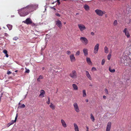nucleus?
Segmentation results:
<instances>
[{
  "instance_id": "cd10ccee",
  "label": "nucleus",
  "mask_w": 131,
  "mask_h": 131,
  "mask_svg": "<svg viewBox=\"0 0 131 131\" xmlns=\"http://www.w3.org/2000/svg\"><path fill=\"white\" fill-rule=\"evenodd\" d=\"M7 26L9 30H11L12 28V26L10 24H7Z\"/></svg>"
},
{
  "instance_id": "9d476101",
  "label": "nucleus",
  "mask_w": 131,
  "mask_h": 131,
  "mask_svg": "<svg viewBox=\"0 0 131 131\" xmlns=\"http://www.w3.org/2000/svg\"><path fill=\"white\" fill-rule=\"evenodd\" d=\"M123 32L125 33V35L126 36L127 38H128L130 37V35L129 32L127 30L126 28H125L123 31Z\"/></svg>"
},
{
  "instance_id": "dca6fc26",
  "label": "nucleus",
  "mask_w": 131,
  "mask_h": 131,
  "mask_svg": "<svg viewBox=\"0 0 131 131\" xmlns=\"http://www.w3.org/2000/svg\"><path fill=\"white\" fill-rule=\"evenodd\" d=\"M86 74L88 78L90 80H91L92 78L88 72L86 71Z\"/></svg>"
},
{
  "instance_id": "6ab92c4d",
  "label": "nucleus",
  "mask_w": 131,
  "mask_h": 131,
  "mask_svg": "<svg viewBox=\"0 0 131 131\" xmlns=\"http://www.w3.org/2000/svg\"><path fill=\"white\" fill-rule=\"evenodd\" d=\"M73 125L74 127L75 131H79V128L77 124L75 123H74Z\"/></svg>"
},
{
  "instance_id": "09e8293b",
  "label": "nucleus",
  "mask_w": 131,
  "mask_h": 131,
  "mask_svg": "<svg viewBox=\"0 0 131 131\" xmlns=\"http://www.w3.org/2000/svg\"><path fill=\"white\" fill-rule=\"evenodd\" d=\"M108 17V15L107 14H105V17L106 18L107 17Z\"/></svg>"
},
{
  "instance_id": "e433bc0d",
  "label": "nucleus",
  "mask_w": 131,
  "mask_h": 131,
  "mask_svg": "<svg viewBox=\"0 0 131 131\" xmlns=\"http://www.w3.org/2000/svg\"><path fill=\"white\" fill-rule=\"evenodd\" d=\"M18 39V38L17 37H15L13 38V39L16 40Z\"/></svg>"
},
{
  "instance_id": "4d7b16f0",
  "label": "nucleus",
  "mask_w": 131,
  "mask_h": 131,
  "mask_svg": "<svg viewBox=\"0 0 131 131\" xmlns=\"http://www.w3.org/2000/svg\"><path fill=\"white\" fill-rule=\"evenodd\" d=\"M18 71L17 70H16L15 71V72H17V71Z\"/></svg>"
},
{
  "instance_id": "2eb2a0df",
  "label": "nucleus",
  "mask_w": 131,
  "mask_h": 131,
  "mask_svg": "<svg viewBox=\"0 0 131 131\" xmlns=\"http://www.w3.org/2000/svg\"><path fill=\"white\" fill-rule=\"evenodd\" d=\"M40 94L39 95V96L41 97H43L44 96V94H45V92L43 90H41L40 91Z\"/></svg>"
},
{
  "instance_id": "f8f14e48",
  "label": "nucleus",
  "mask_w": 131,
  "mask_h": 131,
  "mask_svg": "<svg viewBox=\"0 0 131 131\" xmlns=\"http://www.w3.org/2000/svg\"><path fill=\"white\" fill-rule=\"evenodd\" d=\"M56 24L60 28L62 26V24L60 21L58 20L56 21Z\"/></svg>"
},
{
  "instance_id": "8fccbe9b",
  "label": "nucleus",
  "mask_w": 131,
  "mask_h": 131,
  "mask_svg": "<svg viewBox=\"0 0 131 131\" xmlns=\"http://www.w3.org/2000/svg\"><path fill=\"white\" fill-rule=\"evenodd\" d=\"M103 98H104V99H105L106 98V96H103Z\"/></svg>"
},
{
  "instance_id": "c03bdc74",
  "label": "nucleus",
  "mask_w": 131,
  "mask_h": 131,
  "mask_svg": "<svg viewBox=\"0 0 131 131\" xmlns=\"http://www.w3.org/2000/svg\"><path fill=\"white\" fill-rule=\"evenodd\" d=\"M11 73V72L10 71H8L7 72V74H9Z\"/></svg>"
},
{
  "instance_id": "de8ad7c7",
  "label": "nucleus",
  "mask_w": 131,
  "mask_h": 131,
  "mask_svg": "<svg viewBox=\"0 0 131 131\" xmlns=\"http://www.w3.org/2000/svg\"><path fill=\"white\" fill-rule=\"evenodd\" d=\"M6 56L7 57H8V54L7 53V54H5Z\"/></svg>"
},
{
  "instance_id": "aec40b11",
  "label": "nucleus",
  "mask_w": 131,
  "mask_h": 131,
  "mask_svg": "<svg viewBox=\"0 0 131 131\" xmlns=\"http://www.w3.org/2000/svg\"><path fill=\"white\" fill-rule=\"evenodd\" d=\"M86 61L88 64H91L92 63L90 58L88 57H86Z\"/></svg>"
},
{
  "instance_id": "f257e3e1",
  "label": "nucleus",
  "mask_w": 131,
  "mask_h": 131,
  "mask_svg": "<svg viewBox=\"0 0 131 131\" xmlns=\"http://www.w3.org/2000/svg\"><path fill=\"white\" fill-rule=\"evenodd\" d=\"M18 13L20 16H25L29 13L26 7L21 9L19 10Z\"/></svg>"
},
{
  "instance_id": "b1692460",
  "label": "nucleus",
  "mask_w": 131,
  "mask_h": 131,
  "mask_svg": "<svg viewBox=\"0 0 131 131\" xmlns=\"http://www.w3.org/2000/svg\"><path fill=\"white\" fill-rule=\"evenodd\" d=\"M104 51L105 53H107L108 52V49L107 47L105 46L104 47Z\"/></svg>"
},
{
  "instance_id": "ea45409f",
  "label": "nucleus",
  "mask_w": 131,
  "mask_h": 131,
  "mask_svg": "<svg viewBox=\"0 0 131 131\" xmlns=\"http://www.w3.org/2000/svg\"><path fill=\"white\" fill-rule=\"evenodd\" d=\"M67 53L68 54V55H69L70 54H71V52L70 51H67Z\"/></svg>"
},
{
  "instance_id": "a19ab883",
  "label": "nucleus",
  "mask_w": 131,
  "mask_h": 131,
  "mask_svg": "<svg viewBox=\"0 0 131 131\" xmlns=\"http://www.w3.org/2000/svg\"><path fill=\"white\" fill-rule=\"evenodd\" d=\"M55 15L57 16H58V17L60 16V15L58 13H56Z\"/></svg>"
},
{
  "instance_id": "a878e982",
  "label": "nucleus",
  "mask_w": 131,
  "mask_h": 131,
  "mask_svg": "<svg viewBox=\"0 0 131 131\" xmlns=\"http://www.w3.org/2000/svg\"><path fill=\"white\" fill-rule=\"evenodd\" d=\"M83 92V97H86V91L85 90H83L82 91Z\"/></svg>"
},
{
  "instance_id": "bb28decb",
  "label": "nucleus",
  "mask_w": 131,
  "mask_h": 131,
  "mask_svg": "<svg viewBox=\"0 0 131 131\" xmlns=\"http://www.w3.org/2000/svg\"><path fill=\"white\" fill-rule=\"evenodd\" d=\"M90 118L92 120V121L94 122L95 121V118L94 116H93V115L91 114L90 115Z\"/></svg>"
},
{
  "instance_id": "1a4fd4ad",
  "label": "nucleus",
  "mask_w": 131,
  "mask_h": 131,
  "mask_svg": "<svg viewBox=\"0 0 131 131\" xmlns=\"http://www.w3.org/2000/svg\"><path fill=\"white\" fill-rule=\"evenodd\" d=\"M99 45L98 43L96 44L95 46L94 50V52L96 54L97 53L99 49Z\"/></svg>"
},
{
  "instance_id": "49530a36",
  "label": "nucleus",
  "mask_w": 131,
  "mask_h": 131,
  "mask_svg": "<svg viewBox=\"0 0 131 131\" xmlns=\"http://www.w3.org/2000/svg\"><path fill=\"white\" fill-rule=\"evenodd\" d=\"M86 131H89V128L88 127H86Z\"/></svg>"
},
{
  "instance_id": "473e14b6",
  "label": "nucleus",
  "mask_w": 131,
  "mask_h": 131,
  "mask_svg": "<svg viewBox=\"0 0 131 131\" xmlns=\"http://www.w3.org/2000/svg\"><path fill=\"white\" fill-rule=\"evenodd\" d=\"M25 69L26 71H25V72L29 73L30 72V70L29 69H27L26 68H25Z\"/></svg>"
},
{
  "instance_id": "6e6552de",
  "label": "nucleus",
  "mask_w": 131,
  "mask_h": 131,
  "mask_svg": "<svg viewBox=\"0 0 131 131\" xmlns=\"http://www.w3.org/2000/svg\"><path fill=\"white\" fill-rule=\"evenodd\" d=\"M23 23H24L27 25L30 24L32 23V21L30 18H28L24 21H23Z\"/></svg>"
},
{
  "instance_id": "a211bd4d",
  "label": "nucleus",
  "mask_w": 131,
  "mask_h": 131,
  "mask_svg": "<svg viewBox=\"0 0 131 131\" xmlns=\"http://www.w3.org/2000/svg\"><path fill=\"white\" fill-rule=\"evenodd\" d=\"M17 115L15 117V120L14 121V120H12L11 122H10L9 123V125H10L12 124H13L14 122H16V119H17Z\"/></svg>"
},
{
  "instance_id": "052dcab7",
  "label": "nucleus",
  "mask_w": 131,
  "mask_h": 131,
  "mask_svg": "<svg viewBox=\"0 0 131 131\" xmlns=\"http://www.w3.org/2000/svg\"><path fill=\"white\" fill-rule=\"evenodd\" d=\"M90 85L91 86H92L91 85Z\"/></svg>"
},
{
  "instance_id": "4c0bfd02",
  "label": "nucleus",
  "mask_w": 131,
  "mask_h": 131,
  "mask_svg": "<svg viewBox=\"0 0 131 131\" xmlns=\"http://www.w3.org/2000/svg\"><path fill=\"white\" fill-rule=\"evenodd\" d=\"M39 79H42L43 78V77L42 75H40L39 77Z\"/></svg>"
},
{
  "instance_id": "c85d7f7f",
  "label": "nucleus",
  "mask_w": 131,
  "mask_h": 131,
  "mask_svg": "<svg viewBox=\"0 0 131 131\" xmlns=\"http://www.w3.org/2000/svg\"><path fill=\"white\" fill-rule=\"evenodd\" d=\"M111 56V52H110L107 56V58L108 60H110Z\"/></svg>"
},
{
  "instance_id": "79ce46f5",
  "label": "nucleus",
  "mask_w": 131,
  "mask_h": 131,
  "mask_svg": "<svg viewBox=\"0 0 131 131\" xmlns=\"http://www.w3.org/2000/svg\"><path fill=\"white\" fill-rule=\"evenodd\" d=\"M105 92H106L107 94H108V90L107 89H105Z\"/></svg>"
},
{
  "instance_id": "423d86ee",
  "label": "nucleus",
  "mask_w": 131,
  "mask_h": 131,
  "mask_svg": "<svg viewBox=\"0 0 131 131\" xmlns=\"http://www.w3.org/2000/svg\"><path fill=\"white\" fill-rule=\"evenodd\" d=\"M70 76L73 79H75L77 78V73L75 70L72 71L69 74Z\"/></svg>"
},
{
  "instance_id": "ddd939ff",
  "label": "nucleus",
  "mask_w": 131,
  "mask_h": 131,
  "mask_svg": "<svg viewBox=\"0 0 131 131\" xmlns=\"http://www.w3.org/2000/svg\"><path fill=\"white\" fill-rule=\"evenodd\" d=\"M70 61L71 62H73L75 61L76 59L73 54H72L70 56Z\"/></svg>"
},
{
  "instance_id": "0eeeda50",
  "label": "nucleus",
  "mask_w": 131,
  "mask_h": 131,
  "mask_svg": "<svg viewBox=\"0 0 131 131\" xmlns=\"http://www.w3.org/2000/svg\"><path fill=\"white\" fill-rule=\"evenodd\" d=\"M73 106L75 111L77 113L79 112L80 111V110L78 107V104L76 102L74 103L73 104Z\"/></svg>"
},
{
  "instance_id": "f03ea898",
  "label": "nucleus",
  "mask_w": 131,
  "mask_h": 131,
  "mask_svg": "<svg viewBox=\"0 0 131 131\" xmlns=\"http://www.w3.org/2000/svg\"><path fill=\"white\" fill-rule=\"evenodd\" d=\"M38 5L37 4H31L27 6V9L29 13H30L35 10L38 8Z\"/></svg>"
},
{
  "instance_id": "13d9d810",
  "label": "nucleus",
  "mask_w": 131,
  "mask_h": 131,
  "mask_svg": "<svg viewBox=\"0 0 131 131\" xmlns=\"http://www.w3.org/2000/svg\"><path fill=\"white\" fill-rule=\"evenodd\" d=\"M64 24H66V22H64Z\"/></svg>"
},
{
  "instance_id": "a18cd8bd",
  "label": "nucleus",
  "mask_w": 131,
  "mask_h": 131,
  "mask_svg": "<svg viewBox=\"0 0 131 131\" xmlns=\"http://www.w3.org/2000/svg\"><path fill=\"white\" fill-rule=\"evenodd\" d=\"M91 34L92 35V36H93L94 35V33L93 32H91Z\"/></svg>"
},
{
  "instance_id": "f3484780",
  "label": "nucleus",
  "mask_w": 131,
  "mask_h": 131,
  "mask_svg": "<svg viewBox=\"0 0 131 131\" xmlns=\"http://www.w3.org/2000/svg\"><path fill=\"white\" fill-rule=\"evenodd\" d=\"M83 52L85 56H87L88 55V50L86 49H84L83 50Z\"/></svg>"
},
{
  "instance_id": "4468645a",
  "label": "nucleus",
  "mask_w": 131,
  "mask_h": 131,
  "mask_svg": "<svg viewBox=\"0 0 131 131\" xmlns=\"http://www.w3.org/2000/svg\"><path fill=\"white\" fill-rule=\"evenodd\" d=\"M61 123L63 127L64 128H66L67 127V125L64 121L62 119L61 120Z\"/></svg>"
},
{
  "instance_id": "864d4df0",
  "label": "nucleus",
  "mask_w": 131,
  "mask_h": 131,
  "mask_svg": "<svg viewBox=\"0 0 131 131\" xmlns=\"http://www.w3.org/2000/svg\"><path fill=\"white\" fill-rule=\"evenodd\" d=\"M40 79H39V78H38L37 79V81H40Z\"/></svg>"
},
{
  "instance_id": "37998d69",
  "label": "nucleus",
  "mask_w": 131,
  "mask_h": 131,
  "mask_svg": "<svg viewBox=\"0 0 131 131\" xmlns=\"http://www.w3.org/2000/svg\"><path fill=\"white\" fill-rule=\"evenodd\" d=\"M57 2L58 3V5H59L60 4V0H57Z\"/></svg>"
},
{
  "instance_id": "6e6d98bb",
  "label": "nucleus",
  "mask_w": 131,
  "mask_h": 131,
  "mask_svg": "<svg viewBox=\"0 0 131 131\" xmlns=\"http://www.w3.org/2000/svg\"><path fill=\"white\" fill-rule=\"evenodd\" d=\"M79 13H77L76 14V15H79Z\"/></svg>"
},
{
  "instance_id": "7c9ffc66",
  "label": "nucleus",
  "mask_w": 131,
  "mask_h": 131,
  "mask_svg": "<svg viewBox=\"0 0 131 131\" xmlns=\"http://www.w3.org/2000/svg\"><path fill=\"white\" fill-rule=\"evenodd\" d=\"M48 101H47L46 103L47 104H50V97H48Z\"/></svg>"
},
{
  "instance_id": "c756f323",
  "label": "nucleus",
  "mask_w": 131,
  "mask_h": 131,
  "mask_svg": "<svg viewBox=\"0 0 131 131\" xmlns=\"http://www.w3.org/2000/svg\"><path fill=\"white\" fill-rule=\"evenodd\" d=\"M117 20H115L113 23L114 25V26L116 25H117Z\"/></svg>"
},
{
  "instance_id": "4be33fe9",
  "label": "nucleus",
  "mask_w": 131,
  "mask_h": 131,
  "mask_svg": "<svg viewBox=\"0 0 131 131\" xmlns=\"http://www.w3.org/2000/svg\"><path fill=\"white\" fill-rule=\"evenodd\" d=\"M72 86L74 90H78V86L76 84H73Z\"/></svg>"
},
{
  "instance_id": "3c124183",
  "label": "nucleus",
  "mask_w": 131,
  "mask_h": 131,
  "mask_svg": "<svg viewBox=\"0 0 131 131\" xmlns=\"http://www.w3.org/2000/svg\"><path fill=\"white\" fill-rule=\"evenodd\" d=\"M51 8H52L54 10H55L56 9V8H54L53 7H52Z\"/></svg>"
},
{
  "instance_id": "c9c22d12",
  "label": "nucleus",
  "mask_w": 131,
  "mask_h": 131,
  "mask_svg": "<svg viewBox=\"0 0 131 131\" xmlns=\"http://www.w3.org/2000/svg\"><path fill=\"white\" fill-rule=\"evenodd\" d=\"M25 105L24 104H22L20 106V107L21 108H24L25 107Z\"/></svg>"
},
{
  "instance_id": "58836bf2",
  "label": "nucleus",
  "mask_w": 131,
  "mask_h": 131,
  "mask_svg": "<svg viewBox=\"0 0 131 131\" xmlns=\"http://www.w3.org/2000/svg\"><path fill=\"white\" fill-rule=\"evenodd\" d=\"M3 52L5 54H6L7 53V50H3Z\"/></svg>"
},
{
  "instance_id": "72a5a7b5",
  "label": "nucleus",
  "mask_w": 131,
  "mask_h": 131,
  "mask_svg": "<svg viewBox=\"0 0 131 131\" xmlns=\"http://www.w3.org/2000/svg\"><path fill=\"white\" fill-rule=\"evenodd\" d=\"M80 54V51H77L76 53V56H78Z\"/></svg>"
},
{
  "instance_id": "412c9836",
  "label": "nucleus",
  "mask_w": 131,
  "mask_h": 131,
  "mask_svg": "<svg viewBox=\"0 0 131 131\" xmlns=\"http://www.w3.org/2000/svg\"><path fill=\"white\" fill-rule=\"evenodd\" d=\"M49 106L52 110H54L55 109V106L52 103H50Z\"/></svg>"
},
{
  "instance_id": "9b49d317",
  "label": "nucleus",
  "mask_w": 131,
  "mask_h": 131,
  "mask_svg": "<svg viewBox=\"0 0 131 131\" xmlns=\"http://www.w3.org/2000/svg\"><path fill=\"white\" fill-rule=\"evenodd\" d=\"M111 125V123L109 122L107 125L106 131H110Z\"/></svg>"
},
{
  "instance_id": "5fc2aeb1",
  "label": "nucleus",
  "mask_w": 131,
  "mask_h": 131,
  "mask_svg": "<svg viewBox=\"0 0 131 131\" xmlns=\"http://www.w3.org/2000/svg\"><path fill=\"white\" fill-rule=\"evenodd\" d=\"M86 101L87 102H88V99H86Z\"/></svg>"
},
{
  "instance_id": "2f4dec72",
  "label": "nucleus",
  "mask_w": 131,
  "mask_h": 131,
  "mask_svg": "<svg viewBox=\"0 0 131 131\" xmlns=\"http://www.w3.org/2000/svg\"><path fill=\"white\" fill-rule=\"evenodd\" d=\"M105 62V60L104 59H102V62H101L102 64V65H103L104 64Z\"/></svg>"
},
{
  "instance_id": "bf43d9fd",
  "label": "nucleus",
  "mask_w": 131,
  "mask_h": 131,
  "mask_svg": "<svg viewBox=\"0 0 131 131\" xmlns=\"http://www.w3.org/2000/svg\"><path fill=\"white\" fill-rule=\"evenodd\" d=\"M20 104V103H19V104Z\"/></svg>"
},
{
  "instance_id": "7ed1b4c3",
  "label": "nucleus",
  "mask_w": 131,
  "mask_h": 131,
  "mask_svg": "<svg viewBox=\"0 0 131 131\" xmlns=\"http://www.w3.org/2000/svg\"><path fill=\"white\" fill-rule=\"evenodd\" d=\"M95 11L97 15L100 16H102L104 14H105L106 13L105 11H103L99 9L95 10Z\"/></svg>"
},
{
  "instance_id": "20e7f679",
  "label": "nucleus",
  "mask_w": 131,
  "mask_h": 131,
  "mask_svg": "<svg viewBox=\"0 0 131 131\" xmlns=\"http://www.w3.org/2000/svg\"><path fill=\"white\" fill-rule=\"evenodd\" d=\"M80 40L84 45H86L88 43V41L85 37H81L80 38Z\"/></svg>"
},
{
  "instance_id": "393cba45",
  "label": "nucleus",
  "mask_w": 131,
  "mask_h": 131,
  "mask_svg": "<svg viewBox=\"0 0 131 131\" xmlns=\"http://www.w3.org/2000/svg\"><path fill=\"white\" fill-rule=\"evenodd\" d=\"M84 8L86 10H88L89 9V7L87 5H85L84 6Z\"/></svg>"
},
{
  "instance_id": "f704fd0d",
  "label": "nucleus",
  "mask_w": 131,
  "mask_h": 131,
  "mask_svg": "<svg viewBox=\"0 0 131 131\" xmlns=\"http://www.w3.org/2000/svg\"><path fill=\"white\" fill-rule=\"evenodd\" d=\"M96 69L95 67H93L92 68L91 70L92 71H96Z\"/></svg>"
},
{
  "instance_id": "39448f33",
  "label": "nucleus",
  "mask_w": 131,
  "mask_h": 131,
  "mask_svg": "<svg viewBox=\"0 0 131 131\" xmlns=\"http://www.w3.org/2000/svg\"><path fill=\"white\" fill-rule=\"evenodd\" d=\"M78 26L81 32H82L86 29L85 26L82 24H79L78 25Z\"/></svg>"
},
{
  "instance_id": "603ef678",
  "label": "nucleus",
  "mask_w": 131,
  "mask_h": 131,
  "mask_svg": "<svg viewBox=\"0 0 131 131\" xmlns=\"http://www.w3.org/2000/svg\"><path fill=\"white\" fill-rule=\"evenodd\" d=\"M42 70H43L45 69V68L44 67H43L42 68Z\"/></svg>"
},
{
  "instance_id": "5701e85b",
  "label": "nucleus",
  "mask_w": 131,
  "mask_h": 131,
  "mask_svg": "<svg viewBox=\"0 0 131 131\" xmlns=\"http://www.w3.org/2000/svg\"><path fill=\"white\" fill-rule=\"evenodd\" d=\"M109 70L110 72L112 73H114L115 71V70L114 69H112L111 67H109Z\"/></svg>"
}]
</instances>
